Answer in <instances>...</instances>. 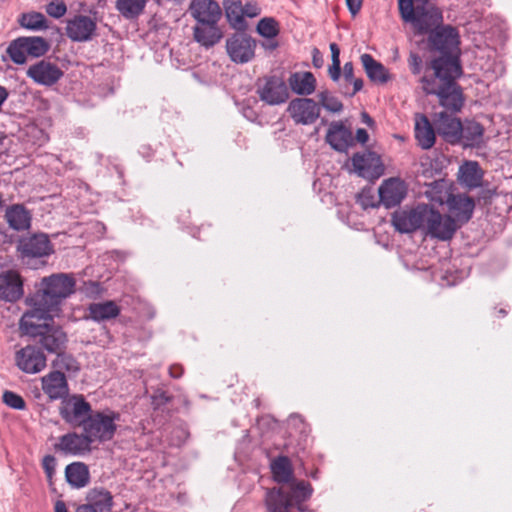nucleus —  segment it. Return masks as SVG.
<instances>
[{
    "mask_svg": "<svg viewBox=\"0 0 512 512\" xmlns=\"http://www.w3.org/2000/svg\"><path fill=\"white\" fill-rule=\"evenodd\" d=\"M428 43L432 50L442 55L431 61L434 74L421 78L422 89L428 95H436L441 106L457 111L464 102L461 88L456 82L462 74V68L458 57L452 55L460 44L458 30L442 24L428 35Z\"/></svg>",
    "mask_w": 512,
    "mask_h": 512,
    "instance_id": "1",
    "label": "nucleus"
},
{
    "mask_svg": "<svg viewBox=\"0 0 512 512\" xmlns=\"http://www.w3.org/2000/svg\"><path fill=\"white\" fill-rule=\"evenodd\" d=\"M20 329L49 353L55 354L66 348L67 334L54 323L52 314L28 310L20 319Z\"/></svg>",
    "mask_w": 512,
    "mask_h": 512,
    "instance_id": "2",
    "label": "nucleus"
},
{
    "mask_svg": "<svg viewBox=\"0 0 512 512\" xmlns=\"http://www.w3.org/2000/svg\"><path fill=\"white\" fill-rule=\"evenodd\" d=\"M76 281L72 274L55 273L41 280V288L29 299V311L54 314L62 302L75 292Z\"/></svg>",
    "mask_w": 512,
    "mask_h": 512,
    "instance_id": "3",
    "label": "nucleus"
},
{
    "mask_svg": "<svg viewBox=\"0 0 512 512\" xmlns=\"http://www.w3.org/2000/svg\"><path fill=\"white\" fill-rule=\"evenodd\" d=\"M399 14L416 35H429L443 24V12L433 3L414 4L412 0H398Z\"/></svg>",
    "mask_w": 512,
    "mask_h": 512,
    "instance_id": "4",
    "label": "nucleus"
},
{
    "mask_svg": "<svg viewBox=\"0 0 512 512\" xmlns=\"http://www.w3.org/2000/svg\"><path fill=\"white\" fill-rule=\"evenodd\" d=\"M120 419V414L114 411L94 412L82 422V428L91 444L93 442L110 441L117 430L116 421Z\"/></svg>",
    "mask_w": 512,
    "mask_h": 512,
    "instance_id": "5",
    "label": "nucleus"
},
{
    "mask_svg": "<svg viewBox=\"0 0 512 512\" xmlns=\"http://www.w3.org/2000/svg\"><path fill=\"white\" fill-rule=\"evenodd\" d=\"M429 205L418 204L412 208H402L392 214V225L400 233L423 232Z\"/></svg>",
    "mask_w": 512,
    "mask_h": 512,
    "instance_id": "6",
    "label": "nucleus"
},
{
    "mask_svg": "<svg viewBox=\"0 0 512 512\" xmlns=\"http://www.w3.org/2000/svg\"><path fill=\"white\" fill-rule=\"evenodd\" d=\"M460 227L450 215H442L429 205L423 233L441 241L452 239Z\"/></svg>",
    "mask_w": 512,
    "mask_h": 512,
    "instance_id": "7",
    "label": "nucleus"
},
{
    "mask_svg": "<svg viewBox=\"0 0 512 512\" xmlns=\"http://www.w3.org/2000/svg\"><path fill=\"white\" fill-rule=\"evenodd\" d=\"M256 41L246 33H234L226 40V51L231 61L245 64L255 57Z\"/></svg>",
    "mask_w": 512,
    "mask_h": 512,
    "instance_id": "8",
    "label": "nucleus"
},
{
    "mask_svg": "<svg viewBox=\"0 0 512 512\" xmlns=\"http://www.w3.org/2000/svg\"><path fill=\"white\" fill-rule=\"evenodd\" d=\"M257 94L268 105H280L289 98V91L284 80L278 76H266L257 82Z\"/></svg>",
    "mask_w": 512,
    "mask_h": 512,
    "instance_id": "9",
    "label": "nucleus"
},
{
    "mask_svg": "<svg viewBox=\"0 0 512 512\" xmlns=\"http://www.w3.org/2000/svg\"><path fill=\"white\" fill-rule=\"evenodd\" d=\"M17 251L24 260L48 257L54 252V249L48 236L38 233L22 237L17 244Z\"/></svg>",
    "mask_w": 512,
    "mask_h": 512,
    "instance_id": "10",
    "label": "nucleus"
},
{
    "mask_svg": "<svg viewBox=\"0 0 512 512\" xmlns=\"http://www.w3.org/2000/svg\"><path fill=\"white\" fill-rule=\"evenodd\" d=\"M447 111L435 115L434 126L438 134L448 143L456 144L462 139V123L454 114L456 111L444 107ZM461 108L459 109V111ZM458 112V110H457Z\"/></svg>",
    "mask_w": 512,
    "mask_h": 512,
    "instance_id": "11",
    "label": "nucleus"
},
{
    "mask_svg": "<svg viewBox=\"0 0 512 512\" xmlns=\"http://www.w3.org/2000/svg\"><path fill=\"white\" fill-rule=\"evenodd\" d=\"M287 112L296 124L311 125L320 116V106L311 98L300 97L290 101Z\"/></svg>",
    "mask_w": 512,
    "mask_h": 512,
    "instance_id": "12",
    "label": "nucleus"
},
{
    "mask_svg": "<svg viewBox=\"0 0 512 512\" xmlns=\"http://www.w3.org/2000/svg\"><path fill=\"white\" fill-rule=\"evenodd\" d=\"M54 450L64 455L83 456L91 452L92 444L84 431L81 434L69 432L59 437Z\"/></svg>",
    "mask_w": 512,
    "mask_h": 512,
    "instance_id": "13",
    "label": "nucleus"
},
{
    "mask_svg": "<svg viewBox=\"0 0 512 512\" xmlns=\"http://www.w3.org/2000/svg\"><path fill=\"white\" fill-rule=\"evenodd\" d=\"M91 405L84 399L82 395H73L63 402L60 407V415L62 419L72 425H81L82 422L90 415Z\"/></svg>",
    "mask_w": 512,
    "mask_h": 512,
    "instance_id": "14",
    "label": "nucleus"
},
{
    "mask_svg": "<svg viewBox=\"0 0 512 512\" xmlns=\"http://www.w3.org/2000/svg\"><path fill=\"white\" fill-rule=\"evenodd\" d=\"M380 202L386 208L398 206L407 196L408 187L404 180L392 177L382 182L379 189Z\"/></svg>",
    "mask_w": 512,
    "mask_h": 512,
    "instance_id": "15",
    "label": "nucleus"
},
{
    "mask_svg": "<svg viewBox=\"0 0 512 512\" xmlns=\"http://www.w3.org/2000/svg\"><path fill=\"white\" fill-rule=\"evenodd\" d=\"M17 367L28 374H36L46 367V356L35 346L27 345L16 352Z\"/></svg>",
    "mask_w": 512,
    "mask_h": 512,
    "instance_id": "16",
    "label": "nucleus"
},
{
    "mask_svg": "<svg viewBox=\"0 0 512 512\" xmlns=\"http://www.w3.org/2000/svg\"><path fill=\"white\" fill-rule=\"evenodd\" d=\"M26 74L35 83L50 87L61 79L63 71L57 64L43 59L31 65Z\"/></svg>",
    "mask_w": 512,
    "mask_h": 512,
    "instance_id": "17",
    "label": "nucleus"
},
{
    "mask_svg": "<svg viewBox=\"0 0 512 512\" xmlns=\"http://www.w3.org/2000/svg\"><path fill=\"white\" fill-rule=\"evenodd\" d=\"M189 11L196 24H218L222 16L221 8L214 0H193Z\"/></svg>",
    "mask_w": 512,
    "mask_h": 512,
    "instance_id": "18",
    "label": "nucleus"
},
{
    "mask_svg": "<svg viewBox=\"0 0 512 512\" xmlns=\"http://www.w3.org/2000/svg\"><path fill=\"white\" fill-rule=\"evenodd\" d=\"M96 22L89 16L77 15L66 25L67 36L77 42L90 40L96 31Z\"/></svg>",
    "mask_w": 512,
    "mask_h": 512,
    "instance_id": "19",
    "label": "nucleus"
},
{
    "mask_svg": "<svg viewBox=\"0 0 512 512\" xmlns=\"http://www.w3.org/2000/svg\"><path fill=\"white\" fill-rule=\"evenodd\" d=\"M42 390L51 401L64 399L69 394V386L62 371H51L41 379Z\"/></svg>",
    "mask_w": 512,
    "mask_h": 512,
    "instance_id": "20",
    "label": "nucleus"
},
{
    "mask_svg": "<svg viewBox=\"0 0 512 512\" xmlns=\"http://www.w3.org/2000/svg\"><path fill=\"white\" fill-rule=\"evenodd\" d=\"M23 295V283L20 274L15 270L0 273V299L13 302Z\"/></svg>",
    "mask_w": 512,
    "mask_h": 512,
    "instance_id": "21",
    "label": "nucleus"
},
{
    "mask_svg": "<svg viewBox=\"0 0 512 512\" xmlns=\"http://www.w3.org/2000/svg\"><path fill=\"white\" fill-rule=\"evenodd\" d=\"M446 205L451 214L450 216L458 225L468 222L475 208L474 200L462 194H452Z\"/></svg>",
    "mask_w": 512,
    "mask_h": 512,
    "instance_id": "22",
    "label": "nucleus"
},
{
    "mask_svg": "<svg viewBox=\"0 0 512 512\" xmlns=\"http://www.w3.org/2000/svg\"><path fill=\"white\" fill-rule=\"evenodd\" d=\"M351 131L342 122H332L326 134V142L336 151L344 152L352 144Z\"/></svg>",
    "mask_w": 512,
    "mask_h": 512,
    "instance_id": "23",
    "label": "nucleus"
},
{
    "mask_svg": "<svg viewBox=\"0 0 512 512\" xmlns=\"http://www.w3.org/2000/svg\"><path fill=\"white\" fill-rule=\"evenodd\" d=\"M362 66L371 82L376 84H386L391 80L389 70L372 55L364 53L360 56Z\"/></svg>",
    "mask_w": 512,
    "mask_h": 512,
    "instance_id": "24",
    "label": "nucleus"
},
{
    "mask_svg": "<svg viewBox=\"0 0 512 512\" xmlns=\"http://www.w3.org/2000/svg\"><path fill=\"white\" fill-rule=\"evenodd\" d=\"M5 218L9 226L16 231L28 230L31 226V214L21 204L9 206L6 209Z\"/></svg>",
    "mask_w": 512,
    "mask_h": 512,
    "instance_id": "25",
    "label": "nucleus"
},
{
    "mask_svg": "<svg viewBox=\"0 0 512 512\" xmlns=\"http://www.w3.org/2000/svg\"><path fill=\"white\" fill-rule=\"evenodd\" d=\"M291 90L301 96L311 95L316 89V79L311 72H294L288 78Z\"/></svg>",
    "mask_w": 512,
    "mask_h": 512,
    "instance_id": "26",
    "label": "nucleus"
},
{
    "mask_svg": "<svg viewBox=\"0 0 512 512\" xmlns=\"http://www.w3.org/2000/svg\"><path fill=\"white\" fill-rule=\"evenodd\" d=\"M193 36L200 45L210 48L222 38V32L218 24H196L193 28Z\"/></svg>",
    "mask_w": 512,
    "mask_h": 512,
    "instance_id": "27",
    "label": "nucleus"
},
{
    "mask_svg": "<svg viewBox=\"0 0 512 512\" xmlns=\"http://www.w3.org/2000/svg\"><path fill=\"white\" fill-rule=\"evenodd\" d=\"M415 139L424 150L432 148L435 144V128L425 115H419L416 118Z\"/></svg>",
    "mask_w": 512,
    "mask_h": 512,
    "instance_id": "28",
    "label": "nucleus"
},
{
    "mask_svg": "<svg viewBox=\"0 0 512 512\" xmlns=\"http://www.w3.org/2000/svg\"><path fill=\"white\" fill-rule=\"evenodd\" d=\"M65 477L73 488L79 489L88 485L90 472L88 466L83 462H73L66 466Z\"/></svg>",
    "mask_w": 512,
    "mask_h": 512,
    "instance_id": "29",
    "label": "nucleus"
},
{
    "mask_svg": "<svg viewBox=\"0 0 512 512\" xmlns=\"http://www.w3.org/2000/svg\"><path fill=\"white\" fill-rule=\"evenodd\" d=\"M89 318L101 322L116 318L120 314L119 306L112 300L91 303L88 306Z\"/></svg>",
    "mask_w": 512,
    "mask_h": 512,
    "instance_id": "30",
    "label": "nucleus"
},
{
    "mask_svg": "<svg viewBox=\"0 0 512 512\" xmlns=\"http://www.w3.org/2000/svg\"><path fill=\"white\" fill-rule=\"evenodd\" d=\"M483 173L479 164L475 161H467L460 166L459 181L469 187L477 188L481 185Z\"/></svg>",
    "mask_w": 512,
    "mask_h": 512,
    "instance_id": "31",
    "label": "nucleus"
},
{
    "mask_svg": "<svg viewBox=\"0 0 512 512\" xmlns=\"http://www.w3.org/2000/svg\"><path fill=\"white\" fill-rule=\"evenodd\" d=\"M424 194L431 202L443 205L447 204L453 193L447 181L440 179L427 184Z\"/></svg>",
    "mask_w": 512,
    "mask_h": 512,
    "instance_id": "32",
    "label": "nucleus"
},
{
    "mask_svg": "<svg viewBox=\"0 0 512 512\" xmlns=\"http://www.w3.org/2000/svg\"><path fill=\"white\" fill-rule=\"evenodd\" d=\"M351 161L355 172L359 176L366 178L373 176L378 159L372 153H356Z\"/></svg>",
    "mask_w": 512,
    "mask_h": 512,
    "instance_id": "33",
    "label": "nucleus"
},
{
    "mask_svg": "<svg viewBox=\"0 0 512 512\" xmlns=\"http://www.w3.org/2000/svg\"><path fill=\"white\" fill-rule=\"evenodd\" d=\"M225 15L230 25L235 29H242L246 26L243 18L242 3L240 0H224Z\"/></svg>",
    "mask_w": 512,
    "mask_h": 512,
    "instance_id": "34",
    "label": "nucleus"
},
{
    "mask_svg": "<svg viewBox=\"0 0 512 512\" xmlns=\"http://www.w3.org/2000/svg\"><path fill=\"white\" fill-rule=\"evenodd\" d=\"M462 139L465 146H478L483 139L484 128L476 121H467L462 124Z\"/></svg>",
    "mask_w": 512,
    "mask_h": 512,
    "instance_id": "35",
    "label": "nucleus"
},
{
    "mask_svg": "<svg viewBox=\"0 0 512 512\" xmlns=\"http://www.w3.org/2000/svg\"><path fill=\"white\" fill-rule=\"evenodd\" d=\"M147 0H116V9L126 19L137 18L145 9Z\"/></svg>",
    "mask_w": 512,
    "mask_h": 512,
    "instance_id": "36",
    "label": "nucleus"
},
{
    "mask_svg": "<svg viewBox=\"0 0 512 512\" xmlns=\"http://www.w3.org/2000/svg\"><path fill=\"white\" fill-rule=\"evenodd\" d=\"M19 23L23 28L39 31L48 28V21L46 17L40 12H27L23 13L19 19Z\"/></svg>",
    "mask_w": 512,
    "mask_h": 512,
    "instance_id": "37",
    "label": "nucleus"
},
{
    "mask_svg": "<svg viewBox=\"0 0 512 512\" xmlns=\"http://www.w3.org/2000/svg\"><path fill=\"white\" fill-rule=\"evenodd\" d=\"M26 52L32 57H41L49 50V43L42 37H20Z\"/></svg>",
    "mask_w": 512,
    "mask_h": 512,
    "instance_id": "38",
    "label": "nucleus"
},
{
    "mask_svg": "<svg viewBox=\"0 0 512 512\" xmlns=\"http://www.w3.org/2000/svg\"><path fill=\"white\" fill-rule=\"evenodd\" d=\"M91 504L94 508L101 512H109L113 506V496L106 489H94L90 494Z\"/></svg>",
    "mask_w": 512,
    "mask_h": 512,
    "instance_id": "39",
    "label": "nucleus"
},
{
    "mask_svg": "<svg viewBox=\"0 0 512 512\" xmlns=\"http://www.w3.org/2000/svg\"><path fill=\"white\" fill-rule=\"evenodd\" d=\"M55 354L56 358L53 360L52 366L57 369L56 371L76 372L79 370L78 362L72 355L65 353L64 350Z\"/></svg>",
    "mask_w": 512,
    "mask_h": 512,
    "instance_id": "40",
    "label": "nucleus"
},
{
    "mask_svg": "<svg viewBox=\"0 0 512 512\" xmlns=\"http://www.w3.org/2000/svg\"><path fill=\"white\" fill-rule=\"evenodd\" d=\"M256 31L266 39H274L279 34V25L274 18L265 17L258 22Z\"/></svg>",
    "mask_w": 512,
    "mask_h": 512,
    "instance_id": "41",
    "label": "nucleus"
},
{
    "mask_svg": "<svg viewBox=\"0 0 512 512\" xmlns=\"http://www.w3.org/2000/svg\"><path fill=\"white\" fill-rule=\"evenodd\" d=\"M7 53L9 55L10 59L15 64H19V65L24 64L26 62L27 56H28V52H26L25 46L20 37L13 40L9 44V46L7 48Z\"/></svg>",
    "mask_w": 512,
    "mask_h": 512,
    "instance_id": "42",
    "label": "nucleus"
},
{
    "mask_svg": "<svg viewBox=\"0 0 512 512\" xmlns=\"http://www.w3.org/2000/svg\"><path fill=\"white\" fill-rule=\"evenodd\" d=\"M318 99L324 109L332 113H339L343 109L342 102L328 90L318 93Z\"/></svg>",
    "mask_w": 512,
    "mask_h": 512,
    "instance_id": "43",
    "label": "nucleus"
},
{
    "mask_svg": "<svg viewBox=\"0 0 512 512\" xmlns=\"http://www.w3.org/2000/svg\"><path fill=\"white\" fill-rule=\"evenodd\" d=\"M2 400L8 407L12 409L23 410L26 407L22 396L12 391H5L3 393Z\"/></svg>",
    "mask_w": 512,
    "mask_h": 512,
    "instance_id": "44",
    "label": "nucleus"
},
{
    "mask_svg": "<svg viewBox=\"0 0 512 512\" xmlns=\"http://www.w3.org/2000/svg\"><path fill=\"white\" fill-rule=\"evenodd\" d=\"M66 12L67 6L63 0H52L46 5V13L55 19L61 18Z\"/></svg>",
    "mask_w": 512,
    "mask_h": 512,
    "instance_id": "45",
    "label": "nucleus"
},
{
    "mask_svg": "<svg viewBox=\"0 0 512 512\" xmlns=\"http://www.w3.org/2000/svg\"><path fill=\"white\" fill-rule=\"evenodd\" d=\"M42 467L48 480L51 481L56 470V458L53 455H45L42 459Z\"/></svg>",
    "mask_w": 512,
    "mask_h": 512,
    "instance_id": "46",
    "label": "nucleus"
},
{
    "mask_svg": "<svg viewBox=\"0 0 512 512\" xmlns=\"http://www.w3.org/2000/svg\"><path fill=\"white\" fill-rule=\"evenodd\" d=\"M409 68L414 75L420 74L422 70V58L418 53L411 52L408 58Z\"/></svg>",
    "mask_w": 512,
    "mask_h": 512,
    "instance_id": "47",
    "label": "nucleus"
},
{
    "mask_svg": "<svg viewBox=\"0 0 512 512\" xmlns=\"http://www.w3.org/2000/svg\"><path fill=\"white\" fill-rule=\"evenodd\" d=\"M170 396L167 395L166 392L162 390H156L154 394L151 396L152 405L155 409L160 408L170 401Z\"/></svg>",
    "mask_w": 512,
    "mask_h": 512,
    "instance_id": "48",
    "label": "nucleus"
},
{
    "mask_svg": "<svg viewBox=\"0 0 512 512\" xmlns=\"http://www.w3.org/2000/svg\"><path fill=\"white\" fill-rule=\"evenodd\" d=\"M242 9H243V18L245 16L249 17V18H254L261 13V8L255 2H248L244 6L242 5Z\"/></svg>",
    "mask_w": 512,
    "mask_h": 512,
    "instance_id": "49",
    "label": "nucleus"
},
{
    "mask_svg": "<svg viewBox=\"0 0 512 512\" xmlns=\"http://www.w3.org/2000/svg\"><path fill=\"white\" fill-rule=\"evenodd\" d=\"M288 425L300 430V432H304V420L300 415L292 414L288 418Z\"/></svg>",
    "mask_w": 512,
    "mask_h": 512,
    "instance_id": "50",
    "label": "nucleus"
},
{
    "mask_svg": "<svg viewBox=\"0 0 512 512\" xmlns=\"http://www.w3.org/2000/svg\"><path fill=\"white\" fill-rule=\"evenodd\" d=\"M328 72L333 81H338L341 76L340 62H332Z\"/></svg>",
    "mask_w": 512,
    "mask_h": 512,
    "instance_id": "51",
    "label": "nucleus"
},
{
    "mask_svg": "<svg viewBox=\"0 0 512 512\" xmlns=\"http://www.w3.org/2000/svg\"><path fill=\"white\" fill-rule=\"evenodd\" d=\"M347 7L352 15H356L362 6V0H346Z\"/></svg>",
    "mask_w": 512,
    "mask_h": 512,
    "instance_id": "52",
    "label": "nucleus"
},
{
    "mask_svg": "<svg viewBox=\"0 0 512 512\" xmlns=\"http://www.w3.org/2000/svg\"><path fill=\"white\" fill-rule=\"evenodd\" d=\"M343 75L348 82L354 79V67L352 62H346L344 64Z\"/></svg>",
    "mask_w": 512,
    "mask_h": 512,
    "instance_id": "53",
    "label": "nucleus"
},
{
    "mask_svg": "<svg viewBox=\"0 0 512 512\" xmlns=\"http://www.w3.org/2000/svg\"><path fill=\"white\" fill-rule=\"evenodd\" d=\"M183 372V367L178 364L171 365L169 368V375L175 379L180 378L183 375Z\"/></svg>",
    "mask_w": 512,
    "mask_h": 512,
    "instance_id": "54",
    "label": "nucleus"
},
{
    "mask_svg": "<svg viewBox=\"0 0 512 512\" xmlns=\"http://www.w3.org/2000/svg\"><path fill=\"white\" fill-rule=\"evenodd\" d=\"M356 139L358 142L365 144L369 139V134L364 128H359L356 131Z\"/></svg>",
    "mask_w": 512,
    "mask_h": 512,
    "instance_id": "55",
    "label": "nucleus"
},
{
    "mask_svg": "<svg viewBox=\"0 0 512 512\" xmlns=\"http://www.w3.org/2000/svg\"><path fill=\"white\" fill-rule=\"evenodd\" d=\"M332 62H340V49L336 43L330 44Z\"/></svg>",
    "mask_w": 512,
    "mask_h": 512,
    "instance_id": "56",
    "label": "nucleus"
},
{
    "mask_svg": "<svg viewBox=\"0 0 512 512\" xmlns=\"http://www.w3.org/2000/svg\"><path fill=\"white\" fill-rule=\"evenodd\" d=\"M313 64L317 68H320L323 64L322 56L317 48L313 50Z\"/></svg>",
    "mask_w": 512,
    "mask_h": 512,
    "instance_id": "57",
    "label": "nucleus"
},
{
    "mask_svg": "<svg viewBox=\"0 0 512 512\" xmlns=\"http://www.w3.org/2000/svg\"><path fill=\"white\" fill-rule=\"evenodd\" d=\"M262 47L266 50H274L278 47V42L274 39H267V41L262 42Z\"/></svg>",
    "mask_w": 512,
    "mask_h": 512,
    "instance_id": "58",
    "label": "nucleus"
},
{
    "mask_svg": "<svg viewBox=\"0 0 512 512\" xmlns=\"http://www.w3.org/2000/svg\"><path fill=\"white\" fill-rule=\"evenodd\" d=\"M350 82L353 84V88H354L352 95H354L355 93H357L358 91H360L363 88V80L360 78H358V79L354 78Z\"/></svg>",
    "mask_w": 512,
    "mask_h": 512,
    "instance_id": "59",
    "label": "nucleus"
},
{
    "mask_svg": "<svg viewBox=\"0 0 512 512\" xmlns=\"http://www.w3.org/2000/svg\"><path fill=\"white\" fill-rule=\"evenodd\" d=\"M75 512H97L93 505H80Z\"/></svg>",
    "mask_w": 512,
    "mask_h": 512,
    "instance_id": "60",
    "label": "nucleus"
},
{
    "mask_svg": "<svg viewBox=\"0 0 512 512\" xmlns=\"http://www.w3.org/2000/svg\"><path fill=\"white\" fill-rule=\"evenodd\" d=\"M54 512H68L66 504L63 501L58 500L55 503Z\"/></svg>",
    "mask_w": 512,
    "mask_h": 512,
    "instance_id": "61",
    "label": "nucleus"
},
{
    "mask_svg": "<svg viewBox=\"0 0 512 512\" xmlns=\"http://www.w3.org/2000/svg\"><path fill=\"white\" fill-rule=\"evenodd\" d=\"M243 114L246 118L252 120L254 116V111L250 107H247L243 109Z\"/></svg>",
    "mask_w": 512,
    "mask_h": 512,
    "instance_id": "62",
    "label": "nucleus"
},
{
    "mask_svg": "<svg viewBox=\"0 0 512 512\" xmlns=\"http://www.w3.org/2000/svg\"><path fill=\"white\" fill-rule=\"evenodd\" d=\"M89 286H90L91 288H93V290H96V291H98V290H99V284H98V283H96V282H90V283H89Z\"/></svg>",
    "mask_w": 512,
    "mask_h": 512,
    "instance_id": "63",
    "label": "nucleus"
},
{
    "mask_svg": "<svg viewBox=\"0 0 512 512\" xmlns=\"http://www.w3.org/2000/svg\"><path fill=\"white\" fill-rule=\"evenodd\" d=\"M363 117H364L366 123L372 122V119L366 113L363 114Z\"/></svg>",
    "mask_w": 512,
    "mask_h": 512,
    "instance_id": "64",
    "label": "nucleus"
}]
</instances>
